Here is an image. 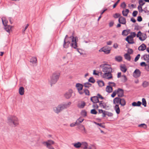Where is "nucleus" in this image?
<instances>
[{"instance_id": "nucleus-4", "label": "nucleus", "mask_w": 149, "mask_h": 149, "mask_svg": "<svg viewBox=\"0 0 149 149\" xmlns=\"http://www.w3.org/2000/svg\"><path fill=\"white\" fill-rule=\"evenodd\" d=\"M102 69L103 72H112V69L111 65L108 64H103L100 66Z\"/></svg>"}, {"instance_id": "nucleus-46", "label": "nucleus", "mask_w": 149, "mask_h": 149, "mask_svg": "<svg viewBox=\"0 0 149 149\" xmlns=\"http://www.w3.org/2000/svg\"><path fill=\"white\" fill-rule=\"evenodd\" d=\"M84 93L86 95H90V92L87 89H85L84 90Z\"/></svg>"}, {"instance_id": "nucleus-14", "label": "nucleus", "mask_w": 149, "mask_h": 149, "mask_svg": "<svg viewBox=\"0 0 149 149\" xmlns=\"http://www.w3.org/2000/svg\"><path fill=\"white\" fill-rule=\"evenodd\" d=\"M30 62L32 63L33 66H36L37 65V61L36 57H33L31 59Z\"/></svg>"}, {"instance_id": "nucleus-48", "label": "nucleus", "mask_w": 149, "mask_h": 149, "mask_svg": "<svg viewBox=\"0 0 149 149\" xmlns=\"http://www.w3.org/2000/svg\"><path fill=\"white\" fill-rule=\"evenodd\" d=\"M133 50L131 49H129L127 50L128 54L130 55L132 54L133 53Z\"/></svg>"}, {"instance_id": "nucleus-52", "label": "nucleus", "mask_w": 149, "mask_h": 149, "mask_svg": "<svg viewBox=\"0 0 149 149\" xmlns=\"http://www.w3.org/2000/svg\"><path fill=\"white\" fill-rule=\"evenodd\" d=\"M138 14V12L137 11H133L132 13V15L134 17L136 16V15Z\"/></svg>"}, {"instance_id": "nucleus-64", "label": "nucleus", "mask_w": 149, "mask_h": 149, "mask_svg": "<svg viewBox=\"0 0 149 149\" xmlns=\"http://www.w3.org/2000/svg\"><path fill=\"white\" fill-rule=\"evenodd\" d=\"M71 104V102H68L66 104V108L67 107H68Z\"/></svg>"}, {"instance_id": "nucleus-2", "label": "nucleus", "mask_w": 149, "mask_h": 149, "mask_svg": "<svg viewBox=\"0 0 149 149\" xmlns=\"http://www.w3.org/2000/svg\"><path fill=\"white\" fill-rule=\"evenodd\" d=\"M8 123L10 125L15 127L19 125V120L16 116H11L8 118Z\"/></svg>"}, {"instance_id": "nucleus-6", "label": "nucleus", "mask_w": 149, "mask_h": 149, "mask_svg": "<svg viewBox=\"0 0 149 149\" xmlns=\"http://www.w3.org/2000/svg\"><path fill=\"white\" fill-rule=\"evenodd\" d=\"M65 108V104L64 103H63L58 105L57 107H54L53 109L55 113H58L64 109Z\"/></svg>"}, {"instance_id": "nucleus-11", "label": "nucleus", "mask_w": 149, "mask_h": 149, "mask_svg": "<svg viewBox=\"0 0 149 149\" xmlns=\"http://www.w3.org/2000/svg\"><path fill=\"white\" fill-rule=\"evenodd\" d=\"M111 49L109 47L106 46L101 48L99 52H103L106 54H109L110 53Z\"/></svg>"}, {"instance_id": "nucleus-47", "label": "nucleus", "mask_w": 149, "mask_h": 149, "mask_svg": "<svg viewBox=\"0 0 149 149\" xmlns=\"http://www.w3.org/2000/svg\"><path fill=\"white\" fill-rule=\"evenodd\" d=\"M120 6L123 8H125L126 6V5L125 2H123L120 5Z\"/></svg>"}, {"instance_id": "nucleus-16", "label": "nucleus", "mask_w": 149, "mask_h": 149, "mask_svg": "<svg viewBox=\"0 0 149 149\" xmlns=\"http://www.w3.org/2000/svg\"><path fill=\"white\" fill-rule=\"evenodd\" d=\"M91 100L94 103L99 102L98 97L97 96H94L91 97Z\"/></svg>"}, {"instance_id": "nucleus-23", "label": "nucleus", "mask_w": 149, "mask_h": 149, "mask_svg": "<svg viewBox=\"0 0 149 149\" xmlns=\"http://www.w3.org/2000/svg\"><path fill=\"white\" fill-rule=\"evenodd\" d=\"M142 85L144 88L147 87L149 86V82L147 81H144L143 82Z\"/></svg>"}, {"instance_id": "nucleus-56", "label": "nucleus", "mask_w": 149, "mask_h": 149, "mask_svg": "<svg viewBox=\"0 0 149 149\" xmlns=\"http://www.w3.org/2000/svg\"><path fill=\"white\" fill-rule=\"evenodd\" d=\"M84 120V119L82 118H79L77 120V121H79L80 123H82Z\"/></svg>"}, {"instance_id": "nucleus-19", "label": "nucleus", "mask_w": 149, "mask_h": 149, "mask_svg": "<svg viewBox=\"0 0 149 149\" xmlns=\"http://www.w3.org/2000/svg\"><path fill=\"white\" fill-rule=\"evenodd\" d=\"M83 87V85L80 83H77L76 84V87L78 91L81 90Z\"/></svg>"}, {"instance_id": "nucleus-61", "label": "nucleus", "mask_w": 149, "mask_h": 149, "mask_svg": "<svg viewBox=\"0 0 149 149\" xmlns=\"http://www.w3.org/2000/svg\"><path fill=\"white\" fill-rule=\"evenodd\" d=\"M137 20L139 22H141L142 20L141 17L140 16L138 17Z\"/></svg>"}, {"instance_id": "nucleus-1", "label": "nucleus", "mask_w": 149, "mask_h": 149, "mask_svg": "<svg viewBox=\"0 0 149 149\" xmlns=\"http://www.w3.org/2000/svg\"><path fill=\"white\" fill-rule=\"evenodd\" d=\"M126 103L125 100L124 98L116 97L113 100V104L115 105L114 109L117 114H119L120 112L119 104L121 106H124L125 105Z\"/></svg>"}, {"instance_id": "nucleus-53", "label": "nucleus", "mask_w": 149, "mask_h": 149, "mask_svg": "<svg viewBox=\"0 0 149 149\" xmlns=\"http://www.w3.org/2000/svg\"><path fill=\"white\" fill-rule=\"evenodd\" d=\"M109 84L110 86H116L115 84L113 82H109Z\"/></svg>"}, {"instance_id": "nucleus-35", "label": "nucleus", "mask_w": 149, "mask_h": 149, "mask_svg": "<svg viewBox=\"0 0 149 149\" xmlns=\"http://www.w3.org/2000/svg\"><path fill=\"white\" fill-rule=\"evenodd\" d=\"M99 106L104 108H105L106 105L104 104L103 101H100L99 102Z\"/></svg>"}, {"instance_id": "nucleus-41", "label": "nucleus", "mask_w": 149, "mask_h": 149, "mask_svg": "<svg viewBox=\"0 0 149 149\" xmlns=\"http://www.w3.org/2000/svg\"><path fill=\"white\" fill-rule=\"evenodd\" d=\"M106 115H107L109 117L112 116L113 115V113H112L107 111H106Z\"/></svg>"}, {"instance_id": "nucleus-28", "label": "nucleus", "mask_w": 149, "mask_h": 149, "mask_svg": "<svg viewBox=\"0 0 149 149\" xmlns=\"http://www.w3.org/2000/svg\"><path fill=\"white\" fill-rule=\"evenodd\" d=\"M120 70L124 72H125L127 70V69L126 66L125 65H122L120 67Z\"/></svg>"}, {"instance_id": "nucleus-63", "label": "nucleus", "mask_w": 149, "mask_h": 149, "mask_svg": "<svg viewBox=\"0 0 149 149\" xmlns=\"http://www.w3.org/2000/svg\"><path fill=\"white\" fill-rule=\"evenodd\" d=\"M97 97H98V99L99 98L101 99H103L104 98L100 95L99 94L97 95Z\"/></svg>"}, {"instance_id": "nucleus-13", "label": "nucleus", "mask_w": 149, "mask_h": 149, "mask_svg": "<svg viewBox=\"0 0 149 149\" xmlns=\"http://www.w3.org/2000/svg\"><path fill=\"white\" fill-rule=\"evenodd\" d=\"M134 76L136 78L139 77L141 75V72L139 70L136 69L133 73Z\"/></svg>"}, {"instance_id": "nucleus-57", "label": "nucleus", "mask_w": 149, "mask_h": 149, "mask_svg": "<svg viewBox=\"0 0 149 149\" xmlns=\"http://www.w3.org/2000/svg\"><path fill=\"white\" fill-rule=\"evenodd\" d=\"M140 65L141 66H145V68H146V66L147 65V63L146 64V63L145 62H142L141 63Z\"/></svg>"}, {"instance_id": "nucleus-17", "label": "nucleus", "mask_w": 149, "mask_h": 149, "mask_svg": "<svg viewBox=\"0 0 149 149\" xmlns=\"http://www.w3.org/2000/svg\"><path fill=\"white\" fill-rule=\"evenodd\" d=\"M72 89H69L68 91L66 94V98H70L72 96Z\"/></svg>"}, {"instance_id": "nucleus-44", "label": "nucleus", "mask_w": 149, "mask_h": 149, "mask_svg": "<svg viewBox=\"0 0 149 149\" xmlns=\"http://www.w3.org/2000/svg\"><path fill=\"white\" fill-rule=\"evenodd\" d=\"M122 81L125 82L127 81V78L125 75H123L122 76Z\"/></svg>"}, {"instance_id": "nucleus-36", "label": "nucleus", "mask_w": 149, "mask_h": 149, "mask_svg": "<svg viewBox=\"0 0 149 149\" xmlns=\"http://www.w3.org/2000/svg\"><path fill=\"white\" fill-rule=\"evenodd\" d=\"M97 83L99 85L100 87H102L104 85V83L102 81H97Z\"/></svg>"}, {"instance_id": "nucleus-34", "label": "nucleus", "mask_w": 149, "mask_h": 149, "mask_svg": "<svg viewBox=\"0 0 149 149\" xmlns=\"http://www.w3.org/2000/svg\"><path fill=\"white\" fill-rule=\"evenodd\" d=\"M74 146L76 148H79L81 146V143L79 142H78L77 143L73 144Z\"/></svg>"}, {"instance_id": "nucleus-26", "label": "nucleus", "mask_w": 149, "mask_h": 149, "mask_svg": "<svg viewBox=\"0 0 149 149\" xmlns=\"http://www.w3.org/2000/svg\"><path fill=\"white\" fill-rule=\"evenodd\" d=\"M106 91L108 93H111L113 91V88L110 86H107L106 88Z\"/></svg>"}, {"instance_id": "nucleus-55", "label": "nucleus", "mask_w": 149, "mask_h": 149, "mask_svg": "<svg viewBox=\"0 0 149 149\" xmlns=\"http://www.w3.org/2000/svg\"><path fill=\"white\" fill-rule=\"evenodd\" d=\"M145 69L147 71H149V62L147 63Z\"/></svg>"}, {"instance_id": "nucleus-12", "label": "nucleus", "mask_w": 149, "mask_h": 149, "mask_svg": "<svg viewBox=\"0 0 149 149\" xmlns=\"http://www.w3.org/2000/svg\"><path fill=\"white\" fill-rule=\"evenodd\" d=\"M125 40L127 41L129 44H133L134 42L133 40V38L131 36H128L126 38Z\"/></svg>"}, {"instance_id": "nucleus-7", "label": "nucleus", "mask_w": 149, "mask_h": 149, "mask_svg": "<svg viewBox=\"0 0 149 149\" xmlns=\"http://www.w3.org/2000/svg\"><path fill=\"white\" fill-rule=\"evenodd\" d=\"M117 94L118 97H123L124 96L123 91L120 88H118L117 90H116L113 92L111 96L112 97H114Z\"/></svg>"}, {"instance_id": "nucleus-37", "label": "nucleus", "mask_w": 149, "mask_h": 149, "mask_svg": "<svg viewBox=\"0 0 149 149\" xmlns=\"http://www.w3.org/2000/svg\"><path fill=\"white\" fill-rule=\"evenodd\" d=\"M142 105L145 107L146 106V99L144 98H143L142 99Z\"/></svg>"}, {"instance_id": "nucleus-39", "label": "nucleus", "mask_w": 149, "mask_h": 149, "mask_svg": "<svg viewBox=\"0 0 149 149\" xmlns=\"http://www.w3.org/2000/svg\"><path fill=\"white\" fill-rule=\"evenodd\" d=\"M84 86L86 87H89L91 86V84H90L88 82H87L84 84Z\"/></svg>"}, {"instance_id": "nucleus-31", "label": "nucleus", "mask_w": 149, "mask_h": 149, "mask_svg": "<svg viewBox=\"0 0 149 149\" xmlns=\"http://www.w3.org/2000/svg\"><path fill=\"white\" fill-rule=\"evenodd\" d=\"M2 20L4 26H6L7 25L8 21L5 17H3L2 18Z\"/></svg>"}, {"instance_id": "nucleus-49", "label": "nucleus", "mask_w": 149, "mask_h": 149, "mask_svg": "<svg viewBox=\"0 0 149 149\" xmlns=\"http://www.w3.org/2000/svg\"><path fill=\"white\" fill-rule=\"evenodd\" d=\"M91 112L92 114H96L97 113V111L95 109H93L91 110Z\"/></svg>"}, {"instance_id": "nucleus-24", "label": "nucleus", "mask_w": 149, "mask_h": 149, "mask_svg": "<svg viewBox=\"0 0 149 149\" xmlns=\"http://www.w3.org/2000/svg\"><path fill=\"white\" fill-rule=\"evenodd\" d=\"M88 144L86 142H82L81 143V147L84 149H88Z\"/></svg>"}, {"instance_id": "nucleus-54", "label": "nucleus", "mask_w": 149, "mask_h": 149, "mask_svg": "<svg viewBox=\"0 0 149 149\" xmlns=\"http://www.w3.org/2000/svg\"><path fill=\"white\" fill-rule=\"evenodd\" d=\"M114 24V22L113 21L110 22L109 23V26L110 27H112Z\"/></svg>"}, {"instance_id": "nucleus-5", "label": "nucleus", "mask_w": 149, "mask_h": 149, "mask_svg": "<svg viewBox=\"0 0 149 149\" xmlns=\"http://www.w3.org/2000/svg\"><path fill=\"white\" fill-rule=\"evenodd\" d=\"M69 38L71 40L72 43L71 44V47L74 49H77L78 52L80 53L78 49L77 48L78 47L77 43L78 41V37H74L73 36H71Z\"/></svg>"}, {"instance_id": "nucleus-62", "label": "nucleus", "mask_w": 149, "mask_h": 149, "mask_svg": "<svg viewBox=\"0 0 149 149\" xmlns=\"http://www.w3.org/2000/svg\"><path fill=\"white\" fill-rule=\"evenodd\" d=\"M113 46L114 48L116 49L118 47V45L117 43H114Z\"/></svg>"}, {"instance_id": "nucleus-42", "label": "nucleus", "mask_w": 149, "mask_h": 149, "mask_svg": "<svg viewBox=\"0 0 149 149\" xmlns=\"http://www.w3.org/2000/svg\"><path fill=\"white\" fill-rule=\"evenodd\" d=\"M88 81L89 82L92 83H94L95 81L94 79L92 77H90Z\"/></svg>"}, {"instance_id": "nucleus-22", "label": "nucleus", "mask_w": 149, "mask_h": 149, "mask_svg": "<svg viewBox=\"0 0 149 149\" xmlns=\"http://www.w3.org/2000/svg\"><path fill=\"white\" fill-rule=\"evenodd\" d=\"M143 59L146 61V63H149V55L147 54H145L143 56Z\"/></svg>"}, {"instance_id": "nucleus-58", "label": "nucleus", "mask_w": 149, "mask_h": 149, "mask_svg": "<svg viewBox=\"0 0 149 149\" xmlns=\"http://www.w3.org/2000/svg\"><path fill=\"white\" fill-rule=\"evenodd\" d=\"M138 10L139 11V12H140V11L142 12V11L143 9H142V6H139L138 7Z\"/></svg>"}, {"instance_id": "nucleus-15", "label": "nucleus", "mask_w": 149, "mask_h": 149, "mask_svg": "<svg viewBox=\"0 0 149 149\" xmlns=\"http://www.w3.org/2000/svg\"><path fill=\"white\" fill-rule=\"evenodd\" d=\"M118 22L120 23L123 24H125L126 23V20L125 18L120 17H119L118 19Z\"/></svg>"}, {"instance_id": "nucleus-9", "label": "nucleus", "mask_w": 149, "mask_h": 149, "mask_svg": "<svg viewBox=\"0 0 149 149\" xmlns=\"http://www.w3.org/2000/svg\"><path fill=\"white\" fill-rule=\"evenodd\" d=\"M136 36L137 37H139V40L142 41L145 40L147 38L146 34L142 33L140 31L138 32Z\"/></svg>"}, {"instance_id": "nucleus-30", "label": "nucleus", "mask_w": 149, "mask_h": 149, "mask_svg": "<svg viewBox=\"0 0 149 149\" xmlns=\"http://www.w3.org/2000/svg\"><path fill=\"white\" fill-rule=\"evenodd\" d=\"M122 59L123 58L121 56H117L115 57V60L119 62L121 61H122Z\"/></svg>"}, {"instance_id": "nucleus-25", "label": "nucleus", "mask_w": 149, "mask_h": 149, "mask_svg": "<svg viewBox=\"0 0 149 149\" xmlns=\"http://www.w3.org/2000/svg\"><path fill=\"white\" fill-rule=\"evenodd\" d=\"M4 28L6 31L9 33L10 32V31L11 30L12 26L10 25H7L5 26Z\"/></svg>"}, {"instance_id": "nucleus-43", "label": "nucleus", "mask_w": 149, "mask_h": 149, "mask_svg": "<svg viewBox=\"0 0 149 149\" xmlns=\"http://www.w3.org/2000/svg\"><path fill=\"white\" fill-rule=\"evenodd\" d=\"M139 3L140 4V6H142L145 3V2H144V1L143 0H140L139 1Z\"/></svg>"}, {"instance_id": "nucleus-50", "label": "nucleus", "mask_w": 149, "mask_h": 149, "mask_svg": "<svg viewBox=\"0 0 149 149\" xmlns=\"http://www.w3.org/2000/svg\"><path fill=\"white\" fill-rule=\"evenodd\" d=\"M140 56V54H138L136 56V57L134 59V61L135 62L137 61L139 59Z\"/></svg>"}, {"instance_id": "nucleus-38", "label": "nucleus", "mask_w": 149, "mask_h": 149, "mask_svg": "<svg viewBox=\"0 0 149 149\" xmlns=\"http://www.w3.org/2000/svg\"><path fill=\"white\" fill-rule=\"evenodd\" d=\"M96 147L94 145H91L88 147V149H96Z\"/></svg>"}, {"instance_id": "nucleus-8", "label": "nucleus", "mask_w": 149, "mask_h": 149, "mask_svg": "<svg viewBox=\"0 0 149 149\" xmlns=\"http://www.w3.org/2000/svg\"><path fill=\"white\" fill-rule=\"evenodd\" d=\"M104 73L101 72V76L104 78L108 79H111L112 78V75L111 73L112 72H104Z\"/></svg>"}, {"instance_id": "nucleus-21", "label": "nucleus", "mask_w": 149, "mask_h": 149, "mask_svg": "<svg viewBox=\"0 0 149 149\" xmlns=\"http://www.w3.org/2000/svg\"><path fill=\"white\" fill-rule=\"evenodd\" d=\"M85 103L84 102H79L78 104V107L79 108H83L85 106Z\"/></svg>"}, {"instance_id": "nucleus-29", "label": "nucleus", "mask_w": 149, "mask_h": 149, "mask_svg": "<svg viewBox=\"0 0 149 149\" xmlns=\"http://www.w3.org/2000/svg\"><path fill=\"white\" fill-rule=\"evenodd\" d=\"M19 93L21 95H23L24 93V88L23 87H20L19 89Z\"/></svg>"}, {"instance_id": "nucleus-27", "label": "nucleus", "mask_w": 149, "mask_h": 149, "mask_svg": "<svg viewBox=\"0 0 149 149\" xmlns=\"http://www.w3.org/2000/svg\"><path fill=\"white\" fill-rule=\"evenodd\" d=\"M142 103L140 101H138L137 102H134L132 103V105L133 106H140L141 105Z\"/></svg>"}, {"instance_id": "nucleus-45", "label": "nucleus", "mask_w": 149, "mask_h": 149, "mask_svg": "<svg viewBox=\"0 0 149 149\" xmlns=\"http://www.w3.org/2000/svg\"><path fill=\"white\" fill-rule=\"evenodd\" d=\"M136 35L135 32H132L130 33V36H131V37H132V38H134L135 37Z\"/></svg>"}, {"instance_id": "nucleus-32", "label": "nucleus", "mask_w": 149, "mask_h": 149, "mask_svg": "<svg viewBox=\"0 0 149 149\" xmlns=\"http://www.w3.org/2000/svg\"><path fill=\"white\" fill-rule=\"evenodd\" d=\"M129 10L128 9H125V10H123L122 11V13L123 16H127L129 12Z\"/></svg>"}, {"instance_id": "nucleus-40", "label": "nucleus", "mask_w": 149, "mask_h": 149, "mask_svg": "<svg viewBox=\"0 0 149 149\" xmlns=\"http://www.w3.org/2000/svg\"><path fill=\"white\" fill-rule=\"evenodd\" d=\"M139 126L140 127H143L144 129H146L147 127V125L145 124H142L139 125Z\"/></svg>"}, {"instance_id": "nucleus-10", "label": "nucleus", "mask_w": 149, "mask_h": 149, "mask_svg": "<svg viewBox=\"0 0 149 149\" xmlns=\"http://www.w3.org/2000/svg\"><path fill=\"white\" fill-rule=\"evenodd\" d=\"M43 144L46 146L49 149H54L52 146L51 145L53 144L54 143V142L52 140H49L46 142H43Z\"/></svg>"}, {"instance_id": "nucleus-18", "label": "nucleus", "mask_w": 149, "mask_h": 149, "mask_svg": "<svg viewBox=\"0 0 149 149\" xmlns=\"http://www.w3.org/2000/svg\"><path fill=\"white\" fill-rule=\"evenodd\" d=\"M130 33V29L125 30L123 31L122 34L123 36H126Z\"/></svg>"}, {"instance_id": "nucleus-33", "label": "nucleus", "mask_w": 149, "mask_h": 149, "mask_svg": "<svg viewBox=\"0 0 149 149\" xmlns=\"http://www.w3.org/2000/svg\"><path fill=\"white\" fill-rule=\"evenodd\" d=\"M125 58L128 61H130L131 60V56L128 53H126L124 55Z\"/></svg>"}, {"instance_id": "nucleus-3", "label": "nucleus", "mask_w": 149, "mask_h": 149, "mask_svg": "<svg viewBox=\"0 0 149 149\" xmlns=\"http://www.w3.org/2000/svg\"><path fill=\"white\" fill-rule=\"evenodd\" d=\"M60 75L59 73L56 72L53 73L50 77L49 83L51 86L56 84L59 79Z\"/></svg>"}, {"instance_id": "nucleus-59", "label": "nucleus", "mask_w": 149, "mask_h": 149, "mask_svg": "<svg viewBox=\"0 0 149 149\" xmlns=\"http://www.w3.org/2000/svg\"><path fill=\"white\" fill-rule=\"evenodd\" d=\"M120 0H118L113 5V8H115L118 3L119 2Z\"/></svg>"}, {"instance_id": "nucleus-20", "label": "nucleus", "mask_w": 149, "mask_h": 149, "mask_svg": "<svg viewBox=\"0 0 149 149\" xmlns=\"http://www.w3.org/2000/svg\"><path fill=\"white\" fill-rule=\"evenodd\" d=\"M146 48V46L144 44H142L138 48L139 51H143L145 50Z\"/></svg>"}, {"instance_id": "nucleus-60", "label": "nucleus", "mask_w": 149, "mask_h": 149, "mask_svg": "<svg viewBox=\"0 0 149 149\" xmlns=\"http://www.w3.org/2000/svg\"><path fill=\"white\" fill-rule=\"evenodd\" d=\"M93 107L95 108V109H97L98 108V105H97V104H94L93 105Z\"/></svg>"}, {"instance_id": "nucleus-51", "label": "nucleus", "mask_w": 149, "mask_h": 149, "mask_svg": "<svg viewBox=\"0 0 149 149\" xmlns=\"http://www.w3.org/2000/svg\"><path fill=\"white\" fill-rule=\"evenodd\" d=\"M120 16V14L118 13H116L113 15V16L115 18H117L119 17Z\"/></svg>"}]
</instances>
